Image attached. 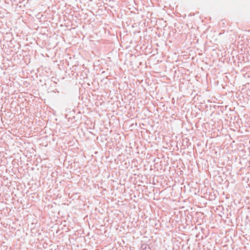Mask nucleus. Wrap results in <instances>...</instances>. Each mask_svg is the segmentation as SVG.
<instances>
[{"instance_id":"obj_1","label":"nucleus","mask_w":250,"mask_h":250,"mask_svg":"<svg viewBox=\"0 0 250 250\" xmlns=\"http://www.w3.org/2000/svg\"><path fill=\"white\" fill-rule=\"evenodd\" d=\"M142 250H151L150 247L147 244H144L141 245Z\"/></svg>"},{"instance_id":"obj_2","label":"nucleus","mask_w":250,"mask_h":250,"mask_svg":"<svg viewBox=\"0 0 250 250\" xmlns=\"http://www.w3.org/2000/svg\"><path fill=\"white\" fill-rule=\"evenodd\" d=\"M226 233H230L231 234H235V230L232 229V228L230 229H229L228 230L226 231Z\"/></svg>"},{"instance_id":"obj_3","label":"nucleus","mask_w":250,"mask_h":250,"mask_svg":"<svg viewBox=\"0 0 250 250\" xmlns=\"http://www.w3.org/2000/svg\"><path fill=\"white\" fill-rule=\"evenodd\" d=\"M237 236V235H233V237H231V236H230V238H231V239H232V240L233 241H234V238L236 236Z\"/></svg>"},{"instance_id":"obj_4","label":"nucleus","mask_w":250,"mask_h":250,"mask_svg":"<svg viewBox=\"0 0 250 250\" xmlns=\"http://www.w3.org/2000/svg\"><path fill=\"white\" fill-rule=\"evenodd\" d=\"M198 236H199V235H196V238L198 237Z\"/></svg>"},{"instance_id":"obj_5","label":"nucleus","mask_w":250,"mask_h":250,"mask_svg":"<svg viewBox=\"0 0 250 250\" xmlns=\"http://www.w3.org/2000/svg\"><path fill=\"white\" fill-rule=\"evenodd\" d=\"M239 239H241V237H240V236H239Z\"/></svg>"}]
</instances>
